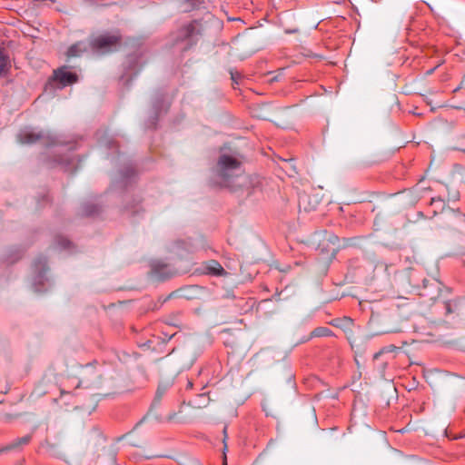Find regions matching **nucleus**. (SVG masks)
<instances>
[{"label":"nucleus","mask_w":465,"mask_h":465,"mask_svg":"<svg viewBox=\"0 0 465 465\" xmlns=\"http://www.w3.org/2000/svg\"><path fill=\"white\" fill-rule=\"evenodd\" d=\"M56 245L60 249H67L71 245V242L66 238L59 237L56 240Z\"/></svg>","instance_id":"f3484780"},{"label":"nucleus","mask_w":465,"mask_h":465,"mask_svg":"<svg viewBox=\"0 0 465 465\" xmlns=\"http://www.w3.org/2000/svg\"><path fill=\"white\" fill-rule=\"evenodd\" d=\"M41 447L49 457L69 463L67 455L68 448L66 446H63L59 442H50L45 440L41 444Z\"/></svg>","instance_id":"20e7f679"},{"label":"nucleus","mask_w":465,"mask_h":465,"mask_svg":"<svg viewBox=\"0 0 465 465\" xmlns=\"http://www.w3.org/2000/svg\"><path fill=\"white\" fill-rule=\"evenodd\" d=\"M33 270L35 273L34 287L35 292H41V289L37 287L38 283H42L45 279V273L47 271L46 266V258L45 257H38L34 264Z\"/></svg>","instance_id":"0eeeda50"},{"label":"nucleus","mask_w":465,"mask_h":465,"mask_svg":"<svg viewBox=\"0 0 465 465\" xmlns=\"http://www.w3.org/2000/svg\"><path fill=\"white\" fill-rule=\"evenodd\" d=\"M430 204L435 206V210L433 211L436 213L438 211L443 210L445 207V202L440 198H432L430 201Z\"/></svg>","instance_id":"2eb2a0df"},{"label":"nucleus","mask_w":465,"mask_h":465,"mask_svg":"<svg viewBox=\"0 0 465 465\" xmlns=\"http://www.w3.org/2000/svg\"><path fill=\"white\" fill-rule=\"evenodd\" d=\"M45 138L43 132H36L35 129L25 127L20 131L17 139L22 144H33Z\"/></svg>","instance_id":"39448f33"},{"label":"nucleus","mask_w":465,"mask_h":465,"mask_svg":"<svg viewBox=\"0 0 465 465\" xmlns=\"http://www.w3.org/2000/svg\"><path fill=\"white\" fill-rule=\"evenodd\" d=\"M120 41L121 36L119 35L106 33L93 38L89 45L94 53L105 54L114 50Z\"/></svg>","instance_id":"f03ea898"},{"label":"nucleus","mask_w":465,"mask_h":465,"mask_svg":"<svg viewBox=\"0 0 465 465\" xmlns=\"http://www.w3.org/2000/svg\"><path fill=\"white\" fill-rule=\"evenodd\" d=\"M30 440H31L30 435H25L22 438H18V439L15 440L14 441H12L10 444H8L3 448H0V453L5 452V451H8L11 450H15V449L20 447L21 445H26L29 443Z\"/></svg>","instance_id":"9d476101"},{"label":"nucleus","mask_w":465,"mask_h":465,"mask_svg":"<svg viewBox=\"0 0 465 465\" xmlns=\"http://www.w3.org/2000/svg\"><path fill=\"white\" fill-rule=\"evenodd\" d=\"M223 465H227L226 461L223 462Z\"/></svg>","instance_id":"393cba45"},{"label":"nucleus","mask_w":465,"mask_h":465,"mask_svg":"<svg viewBox=\"0 0 465 465\" xmlns=\"http://www.w3.org/2000/svg\"><path fill=\"white\" fill-rule=\"evenodd\" d=\"M331 335H332V331L327 327H318V328H315L311 332V337H327V336H331Z\"/></svg>","instance_id":"4468645a"},{"label":"nucleus","mask_w":465,"mask_h":465,"mask_svg":"<svg viewBox=\"0 0 465 465\" xmlns=\"http://www.w3.org/2000/svg\"><path fill=\"white\" fill-rule=\"evenodd\" d=\"M107 465H117L116 464V452L114 450H109L106 458ZM96 465H105V458L100 457Z\"/></svg>","instance_id":"ddd939ff"},{"label":"nucleus","mask_w":465,"mask_h":465,"mask_svg":"<svg viewBox=\"0 0 465 465\" xmlns=\"http://www.w3.org/2000/svg\"><path fill=\"white\" fill-rule=\"evenodd\" d=\"M97 212V207L94 204H84L83 206V213L86 216L94 215Z\"/></svg>","instance_id":"dca6fc26"},{"label":"nucleus","mask_w":465,"mask_h":465,"mask_svg":"<svg viewBox=\"0 0 465 465\" xmlns=\"http://www.w3.org/2000/svg\"><path fill=\"white\" fill-rule=\"evenodd\" d=\"M77 81L78 76L75 73L71 72L67 66H61L54 71L53 77L49 81V84H56L57 87L62 89L75 84Z\"/></svg>","instance_id":"7ed1b4c3"},{"label":"nucleus","mask_w":465,"mask_h":465,"mask_svg":"<svg viewBox=\"0 0 465 465\" xmlns=\"http://www.w3.org/2000/svg\"><path fill=\"white\" fill-rule=\"evenodd\" d=\"M187 387H188V388H192V387H193V383H192V381H188V385H187Z\"/></svg>","instance_id":"4be33fe9"},{"label":"nucleus","mask_w":465,"mask_h":465,"mask_svg":"<svg viewBox=\"0 0 465 465\" xmlns=\"http://www.w3.org/2000/svg\"><path fill=\"white\" fill-rule=\"evenodd\" d=\"M328 240L330 242H337L338 238L335 235L331 234V235L329 236Z\"/></svg>","instance_id":"6ab92c4d"},{"label":"nucleus","mask_w":465,"mask_h":465,"mask_svg":"<svg viewBox=\"0 0 465 465\" xmlns=\"http://www.w3.org/2000/svg\"><path fill=\"white\" fill-rule=\"evenodd\" d=\"M194 34H195V25L193 23L187 24L183 27L181 28L178 37L182 41L186 42L185 45L182 48L183 50L188 49L189 46L193 44V38L194 37Z\"/></svg>","instance_id":"6e6552de"},{"label":"nucleus","mask_w":465,"mask_h":465,"mask_svg":"<svg viewBox=\"0 0 465 465\" xmlns=\"http://www.w3.org/2000/svg\"><path fill=\"white\" fill-rule=\"evenodd\" d=\"M174 417V413L168 416L167 420H172Z\"/></svg>","instance_id":"412c9836"},{"label":"nucleus","mask_w":465,"mask_h":465,"mask_svg":"<svg viewBox=\"0 0 465 465\" xmlns=\"http://www.w3.org/2000/svg\"><path fill=\"white\" fill-rule=\"evenodd\" d=\"M164 392H165L164 388L158 387L156 393H155L154 403H158L161 401Z\"/></svg>","instance_id":"a211bd4d"},{"label":"nucleus","mask_w":465,"mask_h":465,"mask_svg":"<svg viewBox=\"0 0 465 465\" xmlns=\"http://www.w3.org/2000/svg\"><path fill=\"white\" fill-rule=\"evenodd\" d=\"M393 349H394V347H393V346H391V348H389V350H388V351H392Z\"/></svg>","instance_id":"b1692460"},{"label":"nucleus","mask_w":465,"mask_h":465,"mask_svg":"<svg viewBox=\"0 0 465 465\" xmlns=\"http://www.w3.org/2000/svg\"><path fill=\"white\" fill-rule=\"evenodd\" d=\"M242 173V163L236 158L222 154L219 157L216 170V183L223 187L234 189L232 179Z\"/></svg>","instance_id":"f257e3e1"},{"label":"nucleus","mask_w":465,"mask_h":465,"mask_svg":"<svg viewBox=\"0 0 465 465\" xmlns=\"http://www.w3.org/2000/svg\"><path fill=\"white\" fill-rule=\"evenodd\" d=\"M384 351H385V349H382L381 351L375 353L374 354V359H377Z\"/></svg>","instance_id":"aec40b11"},{"label":"nucleus","mask_w":465,"mask_h":465,"mask_svg":"<svg viewBox=\"0 0 465 465\" xmlns=\"http://www.w3.org/2000/svg\"><path fill=\"white\" fill-rule=\"evenodd\" d=\"M175 274V272L168 264L160 262L152 265V276L158 281H164Z\"/></svg>","instance_id":"423d86ee"},{"label":"nucleus","mask_w":465,"mask_h":465,"mask_svg":"<svg viewBox=\"0 0 465 465\" xmlns=\"http://www.w3.org/2000/svg\"><path fill=\"white\" fill-rule=\"evenodd\" d=\"M153 457H155V455H149V456H146V459H152Z\"/></svg>","instance_id":"5701e85b"},{"label":"nucleus","mask_w":465,"mask_h":465,"mask_svg":"<svg viewBox=\"0 0 465 465\" xmlns=\"http://www.w3.org/2000/svg\"><path fill=\"white\" fill-rule=\"evenodd\" d=\"M88 46H90L85 42L80 41L76 44L71 45L67 51L68 57H76L80 56L82 54L88 51Z\"/></svg>","instance_id":"1a4fd4ad"},{"label":"nucleus","mask_w":465,"mask_h":465,"mask_svg":"<svg viewBox=\"0 0 465 465\" xmlns=\"http://www.w3.org/2000/svg\"><path fill=\"white\" fill-rule=\"evenodd\" d=\"M206 272L210 274L220 276L225 273L223 266L216 261H211L206 266Z\"/></svg>","instance_id":"9b49d317"},{"label":"nucleus","mask_w":465,"mask_h":465,"mask_svg":"<svg viewBox=\"0 0 465 465\" xmlns=\"http://www.w3.org/2000/svg\"><path fill=\"white\" fill-rule=\"evenodd\" d=\"M10 68V58L5 48L0 47V74Z\"/></svg>","instance_id":"f8f14e48"}]
</instances>
